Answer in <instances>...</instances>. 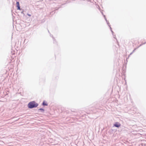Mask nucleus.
<instances>
[{
    "mask_svg": "<svg viewBox=\"0 0 146 146\" xmlns=\"http://www.w3.org/2000/svg\"><path fill=\"white\" fill-rule=\"evenodd\" d=\"M38 106V104L34 101L30 102L29 103L28 105V107L30 108H32L36 107Z\"/></svg>",
    "mask_w": 146,
    "mask_h": 146,
    "instance_id": "f257e3e1",
    "label": "nucleus"
},
{
    "mask_svg": "<svg viewBox=\"0 0 146 146\" xmlns=\"http://www.w3.org/2000/svg\"><path fill=\"white\" fill-rule=\"evenodd\" d=\"M114 126L116 127H119L121 126V124L118 122H116L114 124Z\"/></svg>",
    "mask_w": 146,
    "mask_h": 146,
    "instance_id": "f03ea898",
    "label": "nucleus"
},
{
    "mask_svg": "<svg viewBox=\"0 0 146 146\" xmlns=\"http://www.w3.org/2000/svg\"><path fill=\"white\" fill-rule=\"evenodd\" d=\"M16 5H17V7H18V6H19V2H17V3H16Z\"/></svg>",
    "mask_w": 146,
    "mask_h": 146,
    "instance_id": "7ed1b4c3",
    "label": "nucleus"
},
{
    "mask_svg": "<svg viewBox=\"0 0 146 146\" xmlns=\"http://www.w3.org/2000/svg\"><path fill=\"white\" fill-rule=\"evenodd\" d=\"M42 104L44 106H47V104L46 103H45L44 102H43L42 103Z\"/></svg>",
    "mask_w": 146,
    "mask_h": 146,
    "instance_id": "20e7f679",
    "label": "nucleus"
},
{
    "mask_svg": "<svg viewBox=\"0 0 146 146\" xmlns=\"http://www.w3.org/2000/svg\"><path fill=\"white\" fill-rule=\"evenodd\" d=\"M104 17H105V20H106V21L107 23L108 24V25H109V22H108V21H107V20H106V18L105 17V15H104Z\"/></svg>",
    "mask_w": 146,
    "mask_h": 146,
    "instance_id": "39448f33",
    "label": "nucleus"
},
{
    "mask_svg": "<svg viewBox=\"0 0 146 146\" xmlns=\"http://www.w3.org/2000/svg\"><path fill=\"white\" fill-rule=\"evenodd\" d=\"M17 7V9H18V10H20V6H18V7Z\"/></svg>",
    "mask_w": 146,
    "mask_h": 146,
    "instance_id": "423d86ee",
    "label": "nucleus"
},
{
    "mask_svg": "<svg viewBox=\"0 0 146 146\" xmlns=\"http://www.w3.org/2000/svg\"><path fill=\"white\" fill-rule=\"evenodd\" d=\"M39 110H42V111H44L43 109H42V108H40V109H39Z\"/></svg>",
    "mask_w": 146,
    "mask_h": 146,
    "instance_id": "0eeeda50",
    "label": "nucleus"
},
{
    "mask_svg": "<svg viewBox=\"0 0 146 146\" xmlns=\"http://www.w3.org/2000/svg\"><path fill=\"white\" fill-rule=\"evenodd\" d=\"M27 15L28 16H30V17L31 16V15H30V14H28H28H27Z\"/></svg>",
    "mask_w": 146,
    "mask_h": 146,
    "instance_id": "6e6552de",
    "label": "nucleus"
},
{
    "mask_svg": "<svg viewBox=\"0 0 146 146\" xmlns=\"http://www.w3.org/2000/svg\"><path fill=\"white\" fill-rule=\"evenodd\" d=\"M111 31L112 33H113V32L112 31Z\"/></svg>",
    "mask_w": 146,
    "mask_h": 146,
    "instance_id": "1a4fd4ad",
    "label": "nucleus"
},
{
    "mask_svg": "<svg viewBox=\"0 0 146 146\" xmlns=\"http://www.w3.org/2000/svg\"><path fill=\"white\" fill-rule=\"evenodd\" d=\"M110 28L111 29V28L110 27Z\"/></svg>",
    "mask_w": 146,
    "mask_h": 146,
    "instance_id": "9d476101",
    "label": "nucleus"
}]
</instances>
